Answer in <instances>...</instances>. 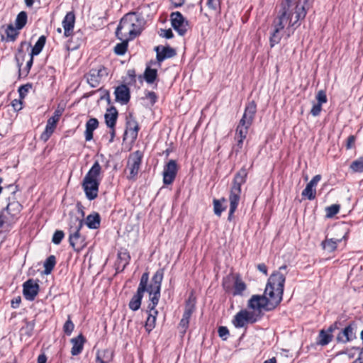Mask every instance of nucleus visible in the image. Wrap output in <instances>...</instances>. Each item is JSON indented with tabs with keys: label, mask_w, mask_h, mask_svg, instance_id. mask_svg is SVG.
<instances>
[{
	"label": "nucleus",
	"mask_w": 363,
	"mask_h": 363,
	"mask_svg": "<svg viewBox=\"0 0 363 363\" xmlns=\"http://www.w3.org/2000/svg\"><path fill=\"white\" fill-rule=\"evenodd\" d=\"M310 0H284L277 17L273 23L269 38L271 48L277 45L283 37L289 38L300 26L310 6Z\"/></svg>",
	"instance_id": "obj_1"
},
{
	"label": "nucleus",
	"mask_w": 363,
	"mask_h": 363,
	"mask_svg": "<svg viewBox=\"0 0 363 363\" xmlns=\"http://www.w3.org/2000/svg\"><path fill=\"white\" fill-rule=\"evenodd\" d=\"M286 274V266L280 267L269 277L264 295H253L249 300L247 306L252 310L251 313H254L255 317L262 309L272 310L281 302Z\"/></svg>",
	"instance_id": "obj_2"
},
{
	"label": "nucleus",
	"mask_w": 363,
	"mask_h": 363,
	"mask_svg": "<svg viewBox=\"0 0 363 363\" xmlns=\"http://www.w3.org/2000/svg\"><path fill=\"white\" fill-rule=\"evenodd\" d=\"M144 23L142 17L135 13H129L121 20L116 35L119 40H130L141 33Z\"/></svg>",
	"instance_id": "obj_3"
},
{
	"label": "nucleus",
	"mask_w": 363,
	"mask_h": 363,
	"mask_svg": "<svg viewBox=\"0 0 363 363\" xmlns=\"http://www.w3.org/2000/svg\"><path fill=\"white\" fill-rule=\"evenodd\" d=\"M101 174V167L99 162L96 161L83 179L82 186L86 197L90 201L98 196Z\"/></svg>",
	"instance_id": "obj_4"
},
{
	"label": "nucleus",
	"mask_w": 363,
	"mask_h": 363,
	"mask_svg": "<svg viewBox=\"0 0 363 363\" xmlns=\"http://www.w3.org/2000/svg\"><path fill=\"white\" fill-rule=\"evenodd\" d=\"M247 176V171L245 167L241 168L235 175L229 195V220L237 209L240 199L241 186L245 182Z\"/></svg>",
	"instance_id": "obj_5"
},
{
	"label": "nucleus",
	"mask_w": 363,
	"mask_h": 363,
	"mask_svg": "<svg viewBox=\"0 0 363 363\" xmlns=\"http://www.w3.org/2000/svg\"><path fill=\"white\" fill-rule=\"evenodd\" d=\"M255 113L256 104L254 101H251L245 107L243 116L237 126L235 138H246L248 129L252 123Z\"/></svg>",
	"instance_id": "obj_6"
},
{
	"label": "nucleus",
	"mask_w": 363,
	"mask_h": 363,
	"mask_svg": "<svg viewBox=\"0 0 363 363\" xmlns=\"http://www.w3.org/2000/svg\"><path fill=\"white\" fill-rule=\"evenodd\" d=\"M164 271L158 269L152 279V283L148 286L147 291L149 294L150 300L153 304H157L160 296L161 283L163 279Z\"/></svg>",
	"instance_id": "obj_7"
},
{
	"label": "nucleus",
	"mask_w": 363,
	"mask_h": 363,
	"mask_svg": "<svg viewBox=\"0 0 363 363\" xmlns=\"http://www.w3.org/2000/svg\"><path fill=\"white\" fill-rule=\"evenodd\" d=\"M173 28L180 35H184L188 29V21L179 11L172 13L170 16Z\"/></svg>",
	"instance_id": "obj_8"
},
{
	"label": "nucleus",
	"mask_w": 363,
	"mask_h": 363,
	"mask_svg": "<svg viewBox=\"0 0 363 363\" xmlns=\"http://www.w3.org/2000/svg\"><path fill=\"white\" fill-rule=\"evenodd\" d=\"M256 320L257 318L254 316V313H251L247 310H242L235 315L233 323L236 328H242L247 323H252Z\"/></svg>",
	"instance_id": "obj_9"
},
{
	"label": "nucleus",
	"mask_w": 363,
	"mask_h": 363,
	"mask_svg": "<svg viewBox=\"0 0 363 363\" xmlns=\"http://www.w3.org/2000/svg\"><path fill=\"white\" fill-rule=\"evenodd\" d=\"M108 74L106 69L104 67H99L90 70L87 75V82L92 87H96L101 83L103 77Z\"/></svg>",
	"instance_id": "obj_10"
},
{
	"label": "nucleus",
	"mask_w": 363,
	"mask_h": 363,
	"mask_svg": "<svg viewBox=\"0 0 363 363\" xmlns=\"http://www.w3.org/2000/svg\"><path fill=\"white\" fill-rule=\"evenodd\" d=\"M178 171L177 164L175 160H169L163 169V182L166 185L171 184L177 175Z\"/></svg>",
	"instance_id": "obj_11"
},
{
	"label": "nucleus",
	"mask_w": 363,
	"mask_h": 363,
	"mask_svg": "<svg viewBox=\"0 0 363 363\" xmlns=\"http://www.w3.org/2000/svg\"><path fill=\"white\" fill-rule=\"evenodd\" d=\"M143 154L140 151L132 153L128 161V168L130 170V177L133 178L138 173Z\"/></svg>",
	"instance_id": "obj_12"
},
{
	"label": "nucleus",
	"mask_w": 363,
	"mask_h": 363,
	"mask_svg": "<svg viewBox=\"0 0 363 363\" xmlns=\"http://www.w3.org/2000/svg\"><path fill=\"white\" fill-rule=\"evenodd\" d=\"M23 295L29 301H33L37 296L39 291V285L37 281L28 279L23 284Z\"/></svg>",
	"instance_id": "obj_13"
},
{
	"label": "nucleus",
	"mask_w": 363,
	"mask_h": 363,
	"mask_svg": "<svg viewBox=\"0 0 363 363\" xmlns=\"http://www.w3.org/2000/svg\"><path fill=\"white\" fill-rule=\"evenodd\" d=\"M84 214L81 211H78L77 213L71 212L69 213V233L79 231L84 225Z\"/></svg>",
	"instance_id": "obj_14"
},
{
	"label": "nucleus",
	"mask_w": 363,
	"mask_h": 363,
	"mask_svg": "<svg viewBox=\"0 0 363 363\" xmlns=\"http://www.w3.org/2000/svg\"><path fill=\"white\" fill-rule=\"evenodd\" d=\"M114 352L110 348H101L96 350L95 363H111Z\"/></svg>",
	"instance_id": "obj_15"
},
{
	"label": "nucleus",
	"mask_w": 363,
	"mask_h": 363,
	"mask_svg": "<svg viewBox=\"0 0 363 363\" xmlns=\"http://www.w3.org/2000/svg\"><path fill=\"white\" fill-rule=\"evenodd\" d=\"M69 241L73 249L78 252L86 245L85 239L80 235L79 231L69 233Z\"/></svg>",
	"instance_id": "obj_16"
},
{
	"label": "nucleus",
	"mask_w": 363,
	"mask_h": 363,
	"mask_svg": "<svg viewBox=\"0 0 363 363\" xmlns=\"http://www.w3.org/2000/svg\"><path fill=\"white\" fill-rule=\"evenodd\" d=\"M194 310V300L189 299L186 303V309L183 314V318H182L179 327L182 328L183 332L186 331V329L188 327L190 317L192 314V312Z\"/></svg>",
	"instance_id": "obj_17"
},
{
	"label": "nucleus",
	"mask_w": 363,
	"mask_h": 363,
	"mask_svg": "<svg viewBox=\"0 0 363 363\" xmlns=\"http://www.w3.org/2000/svg\"><path fill=\"white\" fill-rule=\"evenodd\" d=\"M75 23V16L73 12H68L62 21L64 35L69 37L72 35Z\"/></svg>",
	"instance_id": "obj_18"
},
{
	"label": "nucleus",
	"mask_w": 363,
	"mask_h": 363,
	"mask_svg": "<svg viewBox=\"0 0 363 363\" xmlns=\"http://www.w3.org/2000/svg\"><path fill=\"white\" fill-rule=\"evenodd\" d=\"M116 100L121 104H126L130 100V90L126 85H121L115 90Z\"/></svg>",
	"instance_id": "obj_19"
},
{
	"label": "nucleus",
	"mask_w": 363,
	"mask_h": 363,
	"mask_svg": "<svg viewBox=\"0 0 363 363\" xmlns=\"http://www.w3.org/2000/svg\"><path fill=\"white\" fill-rule=\"evenodd\" d=\"M157 304H153V302H151L149 306V315L147 318L145 327V330L150 333L155 326L156 317L157 315V311L155 309V307Z\"/></svg>",
	"instance_id": "obj_20"
},
{
	"label": "nucleus",
	"mask_w": 363,
	"mask_h": 363,
	"mask_svg": "<svg viewBox=\"0 0 363 363\" xmlns=\"http://www.w3.org/2000/svg\"><path fill=\"white\" fill-rule=\"evenodd\" d=\"M84 342L85 339L82 334L71 340V343L72 345L71 353L73 356L78 355L82 352Z\"/></svg>",
	"instance_id": "obj_21"
},
{
	"label": "nucleus",
	"mask_w": 363,
	"mask_h": 363,
	"mask_svg": "<svg viewBox=\"0 0 363 363\" xmlns=\"http://www.w3.org/2000/svg\"><path fill=\"white\" fill-rule=\"evenodd\" d=\"M157 52V59L159 62L166 58H170L176 55L175 50L170 47H157L155 48Z\"/></svg>",
	"instance_id": "obj_22"
},
{
	"label": "nucleus",
	"mask_w": 363,
	"mask_h": 363,
	"mask_svg": "<svg viewBox=\"0 0 363 363\" xmlns=\"http://www.w3.org/2000/svg\"><path fill=\"white\" fill-rule=\"evenodd\" d=\"M99 126V121L96 118H90L86 123V130L84 132L85 139L90 141L93 138V132Z\"/></svg>",
	"instance_id": "obj_23"
},
{
	"label": "nucleus",
	"mask_w": 363,
	"mask_h": 363,
	"mask_svg": "<svg viewBox=\"0 0 363 363\" xmlns=\"http://www.w3.org/2000/svg\"><path fill=\"white\" fill-rule=\"evenodd\" d=\"M333 331V327H330L328 330H321L317 339V344L322 346L328 345L332 340Z\"/></svg>",
	"instance_id": "obj_24"
},
{
	"label": "nucleus",
	"mask_w": 363,
	"mask_h": 363,
	"mask_svg": "<svg viewBox=\"0 0 363 363\" xmlns=\"http://www.w3.org/2000/svg\"><path fill=\"white\" fill-rule=\"evenodd\" d=\"M104 117L107 126L110 128H113L118 117L117 110L115 108L108 109Z\"/></svg>",
	"instance_id": "obj_25"
},
{
	"label": "nucleus",
	"mask_w": 363,
	"mask_h": 363,
	"mask_svg": "<svg viewBox=\"0 0 363 363\" xmlns=\"http://www.w3.org/2000/svg\"><path fill=\"white\" fill-rule=\"evenodd\" d=\"M354 337L353 328L351 325L346 327L337 337V340L340 342H347Z\"/></svg>",
	"instance_id": "obj_26"
},
{
	"label": "nucleus",
	"mask_w": 363,
	"mask_h": 363,
	"mask_svg": "<svg viewBox=\"0 0 363 363\" xmlns=\"http://www.w3.org/2000/svg\"><path fill=\"white\" fill-rule=\"evenodd\" d=\"M139 127L138 123L134 119H130L127 121V128L125 134L132 139H135L138 136Z\"/></svg>",
	"instance_id": "obj_27"
},
{
	"label": "nucleus",
	"mask_w": 363,
	"mask_h": 363,
	"mask_svg": "<svg viewBox=\"0 0 363 363\" xmlns=\"http://www.w3.org/2000/svg\"><path fill=\"white\" fill-rule=\"evenodd\" d=\"M57 123L54 121L48 119L44 132L40 135V139L46 142L53 133Z\"/></svg>",
	"instance_id": "obj_28"
},
{
	"label": "nucleus",
	"mask_w": 363,
	"mask_h": 363,
	"mask_svg": "<svg viewBox=\"0 0 363 363\" xmlns=\"http://www.w3.org/2000/svg\"><path fill=\"white\" fill-rule=\"evenodd\" d=\"M9 210L4 209L0 213V227L9 226L15 220Z\"/></svg>",
	"instance_id": "obj_29"
},
{
	"label": "nucleus",
	"mask_w": 363,
	"mask_h": 363,
	"mask_svg": "<svg viewBox=\"0 0 363 363\" xmlns=\"http://www.w3.org/2000/svg\"><path fill=\"white\" fill-rule=\"evenodd\" d=\"M100 216L99 213H94L89 215L86 218V224L91 229H96L100 225Z\"/></svg>",
	"instance_id": "obj_30"
},
{
	"label": "nucleus",
	"mask_w": 363,
	"mask_h": 363,
	"mask_svg": "<svg viewBox=\"0 0 363 363\" xmlns=\"http://www.w3.org/2000/svg\"><path fill=\"white\" fill-rule=\"evenodd\" d=\"M143 296V292L138 291L137 293L132 297L129 303V308L133 311H137L140 308L141 301Z\"/></svg>",
	"instance_id": "obj_31"
},
{
	"label": "nucleus",
	"mask_w": 363,
	"mask_h": 363,
	"mask_svg": "<svg viewBox=\"0 0 363 363\" xmlns=\"http://www.w3.org/2000/svg\"><path fill=\"white\" fill-rule=\"evenodd\" d=\"M19 30L17 27H14L12 24L8 25L4 28V32L6 35L7 41H14L19 33Z\"/></svg>",
	"instance_id": "obj_32"
},
{
	"label": "nucleus",
	"mask_w": 363,
	"mask_h": 363,
	"mask_svg": "<svg viewBox=\"0 0 363 363\" xmlns=\"http://www.w3.org/2000/svg\"><path fill=\"white\" fill-rule=\"evenodd\" d=\"M340 241H341V239H333V238L325 239L322 242V246L325 250H326L329 252H332L336 250L337 245Z\"/></svg>",
	"instance_id": "obj_33"
},
{
	"label": "nucleus",
	"mask_w": 363,
	"mask_h": 363,
	"mask_svg": "<svg viewBox=\"0 0 363 363\" xmlns=\"http://www.w3.org/2000/svg\"><path fill=\"white\" fill-rule=\"evenodd\" d=\"M246 289V284L239 277H236L234 281V291L233 295H240Z\"/></svg>",
	"instance_id": "obj_34"
},
{
	"label": "nucleus",
	"mask_w": 363,
	"mask_h": 363,
	"mask_svg": "<svg viewBox=\"0 0 363 363\" xmlns=\"http://www.w3.org/2000/svg\"><path fill=\"white\" fill-rule=\"evenodd\" d=\"M45 37L44 35L40 36L34 47L31 50L30 55L32 56L38 55L42 51L45 44Z\"/></svg>",
	"instance_id": "obj_35"
},
{
	"label": "nucleus",
	"mask_w": 363,
	"mask_h": 363,
	"mask_svg": "<svg viewBox=\"0 0 363 363\" xmlns=\"http://www.w3.org/2000/svg\"><path fill=\"white\" fill-rule=\"evenodd\" d=\"M5 209L9 210L11 215L16 218L21 210V205L18 201H12L8 203Z\"/></svg>",
	"instance_id": "obj_36"
},
{
	"label": "nucleus",
	"mask_w": 363,
	"mask_h": 363,
	"mask_svg": "<svg viewBox=\"0 0 363 363\" xmlns=\"http://www.w3.org/2000/svg\"><path fill=\"white\" fill-rule=\"evenodd\" d=\"M157 76V69H152V68H150V67H147L145 69V74H144V77H145V81L147 83H149V84L152 83L155 80Z\"/></svg>",
	"instance_id": "obj_37"
},
{
	"label": "nucleus",
	"mask_w": 363,
	"mask_h": 363,
	"mask_svg": "<svg viewBox=\"0 0 363 363\" xmlns=\"http://www.w3.org/2000/svg\"><path fill=\"white\" fill-rule=\"evenodd\" d=\"M56 261H55V257L53 255H50L48 257V258L45 260L44 263V267L45 271L44 273L45 274H49L52 269L54 268L55 265Z\"/></svg>",
	"instance_id": "obj_38"
},
{
	"label": "nucleus",
	"mask_w": 363,
	"mask_h": 363,
	"mask_svg": "<svg viewBox=\"0 0 363 363\" xmlns=\"http://www.w3.org/2000/svg\"><path fill=\"white\" fill-rule=\"evenodd\" d=\"M27 22V14L25 11L18 13L16 19V25L18 29H21Z\"/></svg>",
	"instance_id": "obj_39"
},
{
	"label": "nucleus",
	"mask_w": 363,
	"mask_h": 363,
	"mask_svg": "<svg viewBox=\"0 0 363 363\" xmlns=\"http://www.w3.org/2000/svg\"><path fill=\"white\" fill-rule=\"evenodd\" d=\"M225 202V199L223 198L221 200H213V210L216 215L220 216L221 213L225 209L223 207V203Z\"/></svg>",
	"instance_id": "obj_40"
},
{
	"label": "nucleus",
	"mask_w": 363,
	"mask_h": 363,
	"mask_svg": "<svg viewBox=\"0 0 363 363\" xmlns=\"http://www.w3.org/2000/svg\"><path fill=\"white\" fill-rule=\"evenodd\" d=\"M302 196L307 197L309 200H313L315 197V189L308 184L302 191Z\"/></svg>",
	"instance_id": "obj_41"
},
{
	"label": "nucleus",
	"mask_w": 363,
	"mask_h": 363,
	"mask_svg": "<svg viewBox=\"0 0 363 363\" xmlns=\"http://www.w3.org/2000/svg\"><path fill=\"white\" fill-rule=\"evenodd\" d=\"M122 42L116 45L114 51L117 55H123L127 50L128 42L129 40H121Z\"/></svg>",
	"instance_id": "obj_42"
},
{
	"label": "nucleus",
	"mask_w": 363,
	"mask_h": 363,
	"mask_svg": "<svg viewBox=\"0 0 363 363\" xmlns=\"http://www.w3.org/2000/svg\"><path fill=\"white\" fill-rule=\"evenodd\" d=\"M24 45H26V43L22 42L18 49V54L16 56V60L19 67L22 65L23 62L24 60V57L26 55V54L23 51V48Z\"/></svg>",
	"instance_id": "obj_43"
},
{
	"label": "nucleus",
	"mask_w": 363,
	"mask_h": 363,
	"mask_svg": "<svg viewBox=\"0 0 363 363\" xmlns=\"http://www.w3.org/2000/svg\"><path fill=\"white\" fill-rule=\"evenodd\" d=\"M148 279H149L148 273H144L142 275L141 279H140V284H139V286H138V291H142L143 293L145 291H147V281H148Z\"/></svg>",
	"instance_id": "obj_44"
},
{
	"label": "nucleus",
	"mask_w": 363,
	"mask_h": 363,
	"mask_svg": "<svg viewBox=\"0 0 363 363\" xmlns=\"http://www.w3.org/2000/svg\"><path fill=\"white\" fill-rule=\"evenodd\" d=\"M351 169L357 172H363V157L354 160L350 165Z\"/></svg>",
	"instance_id": "obj_45"
},
{
	"label": "nucleus",
	"mask_w": 363,
	"mask_h": 363,
	"mask_svg": "<svg viewBox=\"0 0 363 363\" xmlns=\"http://www.w3.org/2000/svg\"><path fill=\"white\" fill-rule=\"evenodd\" d=\"M340 206L337 204L331 205L326 208V213L328 218H331L339 212Z\"/></svg>",
	"instance_id": "obj_46"
},
{
	"label": "nucleus",
	"mask_w": 363,
	"mask_h": 363,
	"mask_svg": "<svg viewBox=\"0 0 363 363\" xmlns=\"http://www.w3.org/2000/svg\"><path fill=\"white\" fill-rule=\"evenodd\" d=\"M74 328V323L72 322V320L69 318L63 326V330L67 335H71L72 332L73 331Z\"/></svg>",
	"instance_id": "obj_47"
},
{
	"label": "nucleus",
	"mask_w": 363,
	"mask_h": 363,
	"mask_svg": "<svg viewBox=\"0 0 363 363\" xmlns=\"http://www.w3.org/2000/svg\"><path fill=\"white\" fill-rule=\"evenodd\" d=\"M220 0H207L206 4L209 9L216 11L220 7Z\"/></svg>",
	"instance_id": "obj_48"
},
{
	"label": "nucleus",
	"mask_w": 363,
	"mask_h": 363,
	"mask_svg": "<svg viewBox=\"0 0 363 363\" xmlns=\"http://www.w3.org/2000/svg\"><path fill=\"white\" fill-rule=\"evenodd\" d=\"M315 99L318 101V104H323L327 102V96L325 91L323 90H320L318 91Z\"/></svg>",
	"instance_id": "obj_49"
},
{
	"label": "nucleus",
	"mask_w": 363,
	"mask_h": 363,
	"mask_svg": "<svg viewBox=\"0 0 363 363\" xmlns=\"http://www.w3.org/2000/svg\"><path fill=\"white\" fill-rule=\"evenodd\" d=\"M64 235L65 234L62 230H57L54 233L52 240L55 244L58 245L63 239Z\"/></svg>",
	"instance_id": "obj_50"
},
{
	"label": "nucleus",
	"mask_w": 363,
	"mask_h": 363,
	"mask_svg": "<svg viewBox=\"0 0 363 363\" xmlns=\"http://www.w3.org/2000/svg\"><path fill=\"white\" fill-rule=\"evenodd\" d=\"M30 88H31V85L28 84L20 86L18 89V93H19L20 97L21 99H23L26 96V95L27 94V93L28 92V91L30 89Z\"/></svg>",
	"instance_id": "obj_51"
},
{
	"label": "nucleus",
	"mask_w": 363,
	"mask_h": 363,
	"mask_svg": "<svg viewBox=\"0 0 363 363\" xmlns=\"http://www.w3.org/2000/svg\"><path fill=\"white\" fill-rule=\"evenodd\" d=\"M159 34L167 39L173 38V33L171 29H160Z\"/></svg>",
	"instance_id": "obj_52"
},
{
	"label": "nucleus",
	"mask_w": 363,
	"mask_h": 363,
	"mask_svg": "<svg viewBox=\"0 0 363 363\" xmlns=\"http://www.w3.org/2000/svg\"><path fill=\"white\" fill-rule=\"evenodd\" d=\"M322 104H314L311 110V113L313 116H317L320 114L321 110H322Z\"/></svg>",
	"instance_id": "obj_53"
},
{
	"label": "nucleus",
	"mask_w": 363,
	"mask_h": 363,
	"mask_svg": "<svg viewBox=\"0 0 363 363\" xmlns=\"http://www.w3.org/2000/svg\"><path fill=\"white\" fill-rule=\"evenodd\" d=\"M219 336L223 340H226L229 334V331L226 327L220 326L218 328Z\"/></svg>",
	"instance_id": "obj_54"
},
{
	"label": "nucleus",
	"mask_w": 363,
	"mask_h": 363,
	"mask_svg": "<svg viewBox=\"0 0 363 363\" xmlns=\"http://www.w3.org/2000/svg\"><path fill=\"white\" fill-rule=\"evenodd\" d=\"M235 140H236L237 143L236 145H235L233 150L234 151L238 153L240 151V150L242 148V145H243V140L245 139H242V138H235Z\"/></svg>",
	"instance_id": "obj_55"
},
{
	"label": "nucleus",
	"mask_w": 363,
	"mask_h": 363,
	"mask_svg": "<svg viewBox=\"0 0 363 363\" xmlns=\"http://www.w3.org/2000/svg\"><path fill=\"white\" fill-rule=\"evenodd\" d=\"M145 99L150 101V104H154L156 101L157 96L156 94L152 91H147L145 94Z\"/></svg>",
	"instance_id": "obj_56"
},
{
	"label": "nucleus",
	"mask_w": 363,
	"mask_h": 363,
	"mask_svg": "<svg viewBox=\"0 0 363 363\" xmlns=\"http://www.w3.org/2000/svg\"><path fill=\"white\" fill-rule=\"evenodd\" d=\"M62 115V111L60 110H56L54 113V115L50 117L49 119L52 120L55 123H57L60 120V118Z\"/></svg>",
	"instance_id": "obj_57"
},
{
	"label": "nucleus",
	"mask_w": 363,
	"mask_h": 363,
	"mask_svg": "<svg viewBox=\"0 0 363 363\" xmlns=\"http://www.w3.org/2000/svg\"><path fill=\"white\" fill-rule=\"evenodd\" d=\"M321 179V177L320 175L318 174V175H315L312 179L311 181L308 183V184L313 187H315L317 184L319 182V181Z\"/></svg>",
	"instance_id": "obj_58"
},
{
	"label": "nucleus",
	"mask_w": 363,
	"mask_h": 363,
	"mask_svg": "<svg viewBox=\"0 0 363 363\" xmlns=\"http://www.w3.org/2000/svg\"><path fill=\"white\" fill-rule=\"evenodd\" d=\"M21 302V298L20 296H17L12 299L11 301V307L13 308H17Z\"/></svg>",
	"instance_id": "obj_59"
},
{
	"label": "nucleus",
	"mask_w": 363,
	"mask_h": 363,
	"mask_svg": "<svg viewBox=\"0 0 363 363\" xmlns=\"http://www.w3.org/2000/svg\"><path fill=\"white\" fill-rule=\"evenodd\" d=\"M12 106L15 110H21L22 108V103L21 100L15 99L12 101Z\"/></svg>",
	"instance_id": "obj_60"
},
{
	"label": "nucleus",
	"mask_w": 363,
	"mask_h": 363,
	"mask_svg": "<svg viewBox=\"0 0 363 363\" xmlns=\"http://www.w3.org/2000/svg\"><path fill=\"white\" fill-rule=\"evenodd\" d=\"M257 269L265 275L267 274V268L264 264H259L257 265Z\"/></svg>",
	"instance_id": "obj_61"
},
{
	"label": "nucleus",
	"mask_w": 363,
	"mask_h": 363,
	"mask_svg": "<svg viewBox=\"0 0 363 363\" xmlns=\"http://www.w3.org/2000/svg\"><path fill=\"white\" fill-rule=\"evenodd\" d=\"M354 141H355V138L353 135H350L348 139H347V148H350L352 145L354 143Z\"/></svg>",
	"instance_id": "obj_62"
},
{
	"label": "nucleus",
	"mask_w": 363,
	"mask_h": 363,
	"mask_svg": "<svg viewBox=\"0 0 363 363\" xmlns=\"http://www.w3.org/2000/svg\"><path fill=\"white\" fill-rule=\"evenodd\" d=\"M47 357L45 354H40L38 357V363H46Z\"/></svg>",
	"instance_id": "obj_63"
},
{
	"label": "nucleus",
	"mask_w": 363,
	"mask_h": 363,
	"mask_svg": "<svg viewBox=\"0 0 363 363\" xmlns=\"http://www.w3.org/2000/svg\"><path fill=\"white\" fill-rule=\"evenodd\" d=\"M172 4L176 7L181 6L184 3V0H172Z\"/></svg>",
	"instance_id": "obj_64"
}]
</instances>
